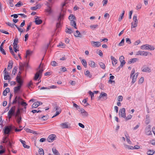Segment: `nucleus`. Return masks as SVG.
<instances>
[{"label": "nucleus", "mask_w": 155, "mask_h": 155, "mask_svg": "<svg viewBox=\"0 0 155 155\" xmlns=\"http://www.w3.org/2000/svg\"><path fill=\"white\" fill-rule=\"evenodd\" d=\"M16 103L18 104V107H19L20 105H23L25 104L26 105V103L25 102L24 100L20 97L17 96L15 97L12 103V104Z\"/></svg>", "instance_id": "obj_1"}, {"label": "nucleus", "mask_w": 155, "mask_h": 155, "mask_svg": "<svg viewBox=\"0 0 155 155\" xmlns=\"http://www.w3.org/2000/svg\"><path fill=\"white\" fill-rule=\"evenodd\" d=\"M12 130V126H6L3 129L4 134L6 135H9Z\"/></svg>", "instance_id": "obj_2"}, {"label": "nucleus", "mask_w": 155, "mask_h": 155, "mask_svg": "<svg viewBox=\"0 0 155 155\" xmlns=\"http://www.w3.org/2000/svg\"><path fill=\"white\" fill-rule=\"evenodd\" d=\"M15 108L16 107L14 106L12 107L9 111L8 113V115L9 119L11 118L12 116L15 115Z\"/></svg>", "instance_id": "obj_3"}, {"label": "nucleus", "mask_w": 155, "mask_h": 155, "mask_svg": "<svg viewBox=\"0 0 155 155\" xmlns=\"http://www.w3.org/2000/svg\"><path fill=\"white\" fill-rule=\"evenodd\" d=\"M134 73L135 70L134 68L131 72L130 75V77L131 78L132 77V79L131 82L132 84H134L135 82L137 76V74H135L133 76V75L134 74Z\"/></svg>", "instance_id": "obj_4"}, {"label": "nucleus", "mask_w": 155, "mask_h": 155, "mask_svg": "<svg viewBox=\"0 0 155 155\" xmlns=\"http://www.w3.org/2000/svg\"><path fill=\"white\" fill-rule=\"evenodd\" d=\"M43 71V69H40L36 72L34 77V79L35 80H37L39 77L41 75Z\"/></svg>", "instance_id": "obj_5"}, {"label": "nucleus", "mask_w": 155, "mask_h": 155, "mask_svg": "<svg viewBox=\"0 0 155 155\" xmlns=\"http://www.w3.org/2000/svg\"><path fill=\"white\" fill-rule=\"evenodd\" d=\"M119 115L120 116L122 117L125 118L126 115L125 108H123L120 109L119 110Z\"/></svg>", "instance_id": "obj_6"}, {"label": "nucleus", "mask_w": 155, "mask_h": 155, "mask_svg": "<svg viewBox=\"0 0 155 155\" xmlns=\"http://www.w3.org/2000/svg\"><path fill=\"white\" fill-rule=\"evenodd\" d=\"M56 136L55 134H51L47 138V140L49 142H52L55 140Z\"/></svg>", "instance_id": "obj_7"}, {"label": "nucleus", "mask_w": 155, "mask_h": 155, "mask_svg": "<svg viewBox=\"0 0 155 155\" xmlns=\"http://www.w3.org/2000/svg\"><path fill=\"white\" fill-rule=\"evenodd\" d=\"M65 15L64 11H63V12H61L59 15L58 16L57 20L58 22H61L62 20H63L64 18V17Z\"/></svg>", "instance_id": "obj_8"}, {"label": "nucleus", "mask_w": 155, "mask_h": 155, "mask_svg": "<svg viewBox=\"0 0 155 155\" xmlns=\"http://www.w3.org/2000/svg\"><path fill=\"white\" fill-rule=\"evenodd\" d=\"M42 103L40 101L35 102L32 105V108H37L40 104H42Z\"/></svg>", "instance_id": "obj_9"}, {"label": "nucleus", "mask_w": 155, "mask_h": 155, "mask_svg": "<svg viewBox=\"0 0 155 155\" xmlns=\"http://www.w3.org/2000/svg\"><path fill=\"white\" fill-rule=\"evenodd\" d=\"M124 58L123 56H121L119 58V60L120 62V66L122 67L125 63V61L124 60Z\"/></svg>", "instance_id": "obj_10"}, {"label": "nucleus", "mask_w": 155, "mask_h": 155, "mask_svg": "<svg viewBox=\"0 0 155 155\" xmlns=\"http://www.w3.org/2000/svg\"><path fill=\"white\" fill-rule=\"evenodd\" d=\"M145 131L146 134L147 135H150L152 134V132L150 130V126L148 125L145 128Z\"/></svg>", "instance_id": "obj_11"}, {"label": "nucleus", "mask_w": 155, "mask_h": 155, "mask_svg": "<svg viewBox=\"0 0 155 155\" xmlns=\"http://www.w3.org/2000/svg\"><path fill=\"white\" fill-rule=\"evenodd\" d=\"M16 81L18 83V85L22 86L23 83V80L21 78L16 77Z\"/></svg>", "instance_id": "obj_12"}, {"label": "nucleus", "mask_w": 155, "mask_h": 155, "mask_svg": "<svg viewBox=\"0 0 155 155\" xmlns=\"http://www.w3.org/2000/svg\"><path fill=\"white\" fill-rule=\"evenodd\" d=\"M36 18H35V20L34 22L37 25H39L42 23V21L38 17L36 16Z\"/></svg>", "instance_id": "obj_13"}, {"label": "nucleus", "mask_w": 155, "mask_h": 155, "mask_svg": "<svg viewBox=\"0 0 155 155\" xmlns=\"http://www.w3.org/2000/svg\"><path fill=\"white\" fill-rule=\"evenodd\" d=\"M148 54V52H147L139 51L137 52L136 55L146 56Z\"/></svg>", "instance_id": "obj_14"}, {"label": "nucleus", "mask_w": 155, "mask_h": 155, "mask_svg": "<svg viewBox=\"0 0 155 155\" xmlns=\"http://www.w3.org/2000/svg\"><path fill=\"white\" fill-rule=\"evenodd\" d=\"M141 69L142 71L143 72H150L151 71L150 68L148 67H143Z\"/></svg>", "instance_id": "obj_15"}, {"label": "nucleus", "mask_w": 155, "mask_h": 155, "mask_svg": "<svg viewBox=\"0 0 155 155\" xmlns=\"http://www.w3.org/2000/svg\"><path fill=\"white\" fill-rule=\"evenodd\" d=\"M21 110H23V108H20L19 107H18L16 113L15 114V117L21 116L20 115Z\"/></svg>", "instance_id": "obj_16"}, {"label": "nucleus", "mask_w": 155, "mask_h": 155, "mask_svg": "<svg viewBox=\"0 0 155 155\" xmlns=\"http://www.w3.org/2000/svg\"><path fill=\"white\" fill-rule=\"evenodd\" d=\"M68 122H65L62 123L60 124V126L62 128H68L69 127V126L68 124Z\"/></svg>", "instance_id": "obj_17"}, {"label": "nucleus", "mask_w": 155, "mask_h": 155, "mask_svg": "<svg viewBox=\"0 0 155 155\" xmlns=\"http://www.w3.org/2000/svg\"><path fill=\"white\" fill-rule=\"evenodd\" d=\"M107 95L106 93H104L103 92H102L101 93L99 96L98 97V100H100L101 98L103 97H105L106 99H107Z\"/></svg>", "instance_id": "obj_18"}, {"label": "nucleus", "mask_w": 155, "mask_h": 155, "mask_svg": "<svg viewBox=\"0 0 155 155\" xmlns=\"http://www.w3.org/2000/svg\"><path fill=\"white\" fill-rule=\"evenodd\" d=\"M91 43L92 45L94 44L93 45V46H95L97 47H99L101 45V44L100 42L98 41L95 42L94 41H92L91 42Z\"/></svg>", "instance_id": "obj_19"}, {"label": "nucleus", "mask_w": 155, "mask_h": 155, "mask_svg": "<svg viewBox=\"0 0 155 155\" xmlns=\"http://www.w3.org/2000/svg\"><path fill=\"white\" fill-rule=\"evenodd\" d=\"M112 61V63L113 66L115 65L117 62V60L113 56L110 57Z\"/></svg>", "instance_id": "obj_20"}, {"label": "nucleus", "mask_w": 155, "mask_h": 155, "mask_svg": "<svg viewBox=\"0 0 155 155\" xmlns=\"http://www.w3.org/2000/svg\"><path fill=\"white\" fill-rule=\"evenodd\" d=\"M56 112H61V108L57 105H55L53 108V111Z\"/></svg>", "instance_id": "obj_21"}, {"label": "nucleus", "mask_w": 155, "mask_h": 155, "mask_svg": "<svg viewBox=\"0 0 155 155\" xmlns=\"http://www.w3.org/2000/svg\"><path fill=\"white\" fill-rule=\"evenodd\" d=\"M57 87V86L55 85H53L50 86H49L48 87H41L40 88V90H43V89H50L51 88H56Z\"/></svg>", "instance_id": "obj_22"}, {"label": "nucleus", "mask_w": 155, "mask_h": 155, "mask_svg": "<svg viewBox=\"0 0 155 155\" xmlns=\"http://www.w3.org/2000/svg\"><path fill=\"white\" fill-rule=\"evenodd\" d=\"M19 140L21 142V143L22 144L23 146L25 148H26L27 149L29 148L30 146H29L25 144L26 143L25 141L21 139H20Z\"/></svg>", "instance_id": "obj_23"}, {"label": "nucleus", "mask_w": 155, "mask_h": 155, "mask_svg": "<svg viewBox=\"0 0 155 155\" xmlns=\"http://www.w3.org/2000/svg\"><path fill=\"white\" fill-rule=\"evenodd\" d=\"M33 51L29 50H27L26 52V55L25 58H27L28 56H31L32 54Z\"/></svg>", "instance_id": "obj_24"}, {"label": "nucleus", "mask_w": 155, "mask_h": 155, "mask_svg": "<svg viewBox=\"0 0 155 155\" xmlns=\"http://www.w3.org/2000/svg\"><path fill=\"white\" fill-rule=\"evenodd\" d=\"M74 35L76 37H79L81 38L82 37V36L81 35V33L78 30L76 31V32L74 34Z\"/></svg>", "instance_id": "obj_25"}, {"label": "nucleus", "mask_w": 155, "mask_h": 155, "mask_svg": "<svg viewBox=\"0 0 155 155\" xmlns=\"http://www.w3.org/2000/svg\"><path fill=\"white\" fill-rule=\"evenodd\" d=\"M138 59L137 58H133L131 59L130 61H128V63L129 64H131V63H133L135 62L138 61Z\"/></svg>", "instance_id": "obj_26"}, {"label": "nucleus", "mask_w": 155, "mask_h": 155, "mask_svg": "<svg viewBox=\"0 0 155 155\" xmlns=\"http://www.w3.org/2000/svg\"><path fill=\"white\" fill-rule=\"evenodd\" d=\"M52 152L54 155H60L58 150L54 147L52 149Z\"/></svg>", "instance_id": "obj_27"}, {"label": "nucleus", "mask_w": 155, "mask_h": 155, "mask_svg": "<svg viewBox=\"0 0 155 155\" xmlns=\"http://www.w3.org/2000/svg\"><path fill=\"white\" fill-rule=\"evenodd\" d=\"M45 11L46 12L48 13L49 14H51L53 12L51 7H47V8L45 10Z\"/></svg>", "instance_id": "obj_28"}, {"label": "nucleus", "mask_w": 155, "mask_h": 155, "mask_svg": "<svg viewBox=\"0 0 155 155\" xmlns=\"http://www.w3.org/2000/svg\"><path fill=\"white\" fill-rule=\"evenodd\" d=\"M21 87V86L18 85L17 87H15L14 88V92L15 93H17L18 91H19Z\"/></svg>", "instance_id": "obj_29"}, {"label": "nucleus", "mask_w": 155, "mask_h": 155, "mask_svg": "<svg viewBox=\"0 0 155 155\" xmlns=\"http://www.w3.org/2000/svg\"><path fill=\"white\" fill-rule=\"evenodd\" d=\"M84 74L86 76L89 78H91L92 77V75L90 74L89 71L88 70L87 71L85 72H84Z\"/></svg>", "instance_id": "obj_30"}, {"label": "nucleus", "mask_w": 155, "mask_h": 155, "mask_svg": "<svg viewBox=\"0 0 155 155\" xmlns=\"http://www.w3.org/2000/svg\"><path fill=\"white\" fill-rule=\"evenodd\" d=\"M89 65L91 67L94 68L95 67V63L94 61H90L89 62Z\"/></svg>", "instance_id": "obj_31"}, {"label": "nucleus", "mask_w": 155, "mask_h": 155, "mask_svg": "<svg viewBox=\"0 0 155 155\" xmlns=\"http://www.w3.org/2000/svg\"><path fill=\"white\" fill-rule=\"evenodd\" d=\"M71 25L73 26V27L77 29V28L76 27V25L75 21L73 20H71Z\"/></svg>", "instance_id": "obj_32"}, {"label": "nucleus", "mask_w": 155, "mask_h": 155, "mask_svg": "<svg viewBox=\"0 0 155 155\" xmlns=\"http://www.w3.org/2000/svg\"><path fill=\"white\" fill-rule=\"evenodd\" d=\"M25 130L27 132H29L30 133H33L34 134H37V133H36L35 131L33 130H31L30 129H29L28 128H25Z\"/></svg>", "instance_id": "obj_33"}, {"label": "nucleus", "mask_w": 155, "mask_h": 155, "mask_svg": "<svg viewBox=\"0 0 155 155\" xmlns=\"http://www.w3.org/2000/svg\"><path fill=\"white\" fill-rule=\"evenodd\" d=\"M81 62L84 67L85 68H86L87 66V63L86 61L84 59H82L81 61Z\"/></svg>", "instance_id": "obj_34"}, {"label": "nucleus", "mask_w": 155, "mask_h": 155, "mask_svg": "<svg viewBox=\"0 0 155 155\" xmlns=\"http://www.w3.org/2000/svg\"><path fill=\"white\" fill-rule=\"evenodd\" d=\"M148 45H145L141 46V48L142 49L148 50Z\"/></svg>", "instance_id": "obj_35"}, {"label": "nucleus", "mask_w": 155, "mask_h": 155, "mask_svg": "<svg viewBox=\"0 0 155 155\" xmlns=\"http://www.w3.org/2000/svg\"><path fill=\"white\" fill-rule=\"evenodd\" d=\"M124 145L125 148L126 149H127L128 150H133L134 149V147L132 146L128 145Z\"/></svg>", "instance_id": "obj_36"}, {"label": "nucleus", "mask_w": 155, "mask_h": 155, "mask_svg": "<svg viewBox=\"0 0 155 155\" xmlns=\"http://www.w3.org/2000/svg\"><path fill=\"white\" fill-rule=\"evenodd\" d=\"M125 11L124 10L123 11V12L120 15V17L118 19V21H120L123 18L124 15V14Z\"/></svg>", "instance_id": "obj_37"}, {"label": "nucleus", "mask_w": 155, "mask_h": 155, "mask_svg": "<svg viewBox=\"0 0 155 155\" xmlns=\"http://www.w3.org/2000/svg\"><path fill=\"white\" fill-rule=\"evenodd\" d=\"M17 69L18 68L17 66L14 67L12 70V74H13L14 75H15L17 71Z\"/></svg>", "instance_id": "obj_38"}, {"label": "nucleus", "mask_w": 155, "mask_h": 155, "mask_svg": "<svg viewBox=\"0 0 155 155\" xmlns=\"http://www.w3.org/2000/svg\"><path fill=\"white\" fill-rule=\"evenodd\" d=\"M155 153L153 150H148L147 152V154L148 155H153Z\"/></svg>", "instance_id": "obj_39"}, {"label": "nucleus", "mask_w": 155, "mask_h": 155, "mask_svg": "<svg viewBox=\"0 0 155 155\" xmlns=\"http://www.w3.org/2000/svg\"><path fill=\"white\" fill-rule=\"evenodd\" d=\"M65 31L66 33L70 34L72 33L73 32V31L71 28H67V29H66Z\"/></svg>", "instance_id": "obj_40"}, {"label": "nucleus", "mask_w": 155, "mask_h": 155, "mask_svg": "<svg viewBox=\"0 0 155 155\" xmlns=\"http://www.w3.org/2000/svg\"><path fill=\"white\" fill-rule=\"evenodd\" d=\"M133 20L134 22L138 23V20L137 19V16L136 15H134Z\"/></svg>", "instance_id": "obj_41"}, {"label": "nucleus", "mask_w": 155, "mask_h": 155, "mask_svg": "<svg viewBox=\"0 0 155 155\" xmlns=\"http://www.w3.org/2000/svg\"><path fill=\"white\" fill-rule=\"evenodd\" d=\"M14 0H8V2L10 6L11 7H13L14 4H13Z\"/></svg>", "instance_id": "obj_42"}, {"label": "nucleus", "mask_w": 155, "mask_h": 155, "mask_svg": "<svg viewBox=\"0 0 155 155\" xmlns=\"http://www.w3.org/2000/svg\"><path fill=\"white\" fill-rule=\"evenodd\" d=\"M17 118L16 119L17 123L19 124L21 121V116L16 117Z\"/></svg>", "instance_id": "obj_43"}, {"label": "nucleus", "mask_w": 155, "mask_h": 155, "mask_svg": "<svg viewBox=\"0 0 155 155\" xmlns=\"http://www.w3.org/2000/svg\"><path fill=\"white\" fill-rule=\"evenodd\" d=\"M51 64L53 66H58V64L55 61H53L51 63Z\"/></svg>", "instance_id": "obj_44"}, {"label": "nucleus", "mask_w": 155, "mask_h": 155, "mask_svg": "<svg viewBox=\"0 0 155 155\" xmlns=\"http://www.w3.org/2000/svg\"><path fill=\"white\" fill-rule=\"evenodd\" d=\"M137 23H138L134 22L133 23V22H132L131 23V28H135L137 26Z\"/></svg>", "instance_id": "obj_45"}, {"label": "nucleus", "mask_w": 155, "mask_h": 155, "mask_svg": "<svg viewBox=\"0 0 155 155\" xmlns=\"http://www.w3.org/2000/svg\"><path fill=\"white\" fill-rule=\"evenodd\" d=\"M39 154L40 155H44V152L43 150L42 149H39L38 150Z\"/></svg>", "instance_id": "obj_46"}, {"label": "nucleus", "mask_w": 155, "mask_h": 155, "mask_svg": "<svg viewBox=\"0 0 155 155\" xmlns=\"http://www.w3.org/2000/svg\"><path fill=\"white\" fill-rule=\"evenodd\" d=\"M132 116L130 114H129L127 116V117L125 116V117L124 118H125V120L127 121L128 120L132 118Z\"/></svg>", "instance_id": "obj_47"}, {"label": "nucleus", "mask_w": 155, "mask_h": 155, "mask_svg": "<svg viewBox=\"0 0 155 155\" xmlns=\"http://www.w3.org/2000/svg\"><path fill=\"white\" fill-rule=\"evenodd\" d=\"M6 24H7L8 26L12 28L14 27L15 26V25H16L15 24H11V23L9 22L6 23Z\"/></svg>", "instance_id": "obj_48"}, {"label": "nucleus", "mask_w": 155, "mask_h": 155, "mask_svg": "<svg viewBox=\"0 0 155 155\" xmlns=\"http://www.w3.org/2000/svg\"><path fill=\"white\" fill-rule=\"evenodd\" d=\"M81 114L82 116L84 117H87L88 116V114L86 111L84 112V113Z\"/></svg>", "instance_id": "obj_49"}, {"label": "nucleus", "mask_w": 155, "mask_h": 155, "mask_svg": "<svg viewBox=\"0 0 155 155\" xmlns=\"http://www.w3.org/2000/svg\"><path fill=\"white\" fill-rule=\"evenodd\" d=\"M99 64L101 68L103 69L105 68V64L102 62H100Z\"/></svg>", "instance_id": "obj_50"}, {"label": "nucleus", "mask_w": 155, "mask_h": 155, "mask_svg": "<svg viewBox=\"0 0 155 155\" xmlns=\"http://www.w3.org/2000/svg\"><path fill=\"white\" fill-rule=\"evenodd\" d=\"M13 63L12 62H9L8 66V70L11 69L12 67Z\"/></svg>", "instance_id": "obj_51"}, {"label": "nucleus", "mask_w": 155, "mask_h": 155, "mask_svg": "<svg viewBox=\"0 0 155 155\" xmlns=\"http://www.w3.org/2000/svg\"><path fill=\"white\" fill-rule=\"evenodd\" d=\"M68 19L70 20L72 19V20H73L75 19L76 18L74 16V15H71L69 16Z\"/></svg>", "instance_id": "obj_52"}, {"label": "nucleus", "mask_w": 155, "mask_h": 155, "mask_svg": "<svg viewBox=\"0 0 155 155\" xmlns=\"http://www.w3.org/2000/svg\"><path fill=\"white\" fill-rule=\"evenodd\" d=\"M88 93L91 95V99L92 100L93 99V98L94 97V93L90 91L88 92Z\"/></svg>", "instance_id": "obj_53"}, {"label": "nucleus", "mask_w": 155, "mask_h": 155, "mask_svg": "<svg viewBox=\"0 0 155 155\" xmlns=\"http://www.w3.org/2000/svg\"><path fill=\"white\" fill-rule=\"evenodd\" d=\"M15 26L18 29V31L20 32V35H21V34L23 32V29H22L19 28L17 25H15Z\"/></svg>", "instance_id": "obj_54"}, {"label": "nucleus", "mask_w": 155, "mask_h": 155, "mask_svg": "<svg viewBox=\"0 0 155 155\" xmlns=\"http://www.w3.org/2000/svg\"><path fill=\"white\" fill-rule=\"evenodd\" d=\"M32 24V22H30L29 23V24L28 25V26L26 29V31H28L30 29V28L31 27Z\"/></svg>", "instance_id": "obj_55"}, {"label": "nucleus", "mask_w": 155, "mask_h": 155, "mask_svg": "<svg viewBox=\"0 0 155 155\" xmlns=\"http://www.w3.org/2000/svg\"><path fill=\"white\" fill-rule=\"evenodd\" d=\"M23 5V4L20 1L19 2L15 5V6L17 7H19Z\"/></svg>", "instance_id": "obj_56"}, {"label": "nucleus", "mask_w": 155, "mask_h": 155, "mask_svg": "<svg viewBox=\"0 0 155 155\" xmlns=\"http://www.w3.org/2000/svg\"><path fill=\"white\" fill-rule=\"evenodd\" d=\"M14 42L13 44H18V38L16 37L15 38L14 40Z\"/></svg>", "instance_id": "obj_57"}, {"label": "nucleus", "mask_w": 155, "mask_h": 155, "mask_svg": "<svg viewBox=\"0 0 155 155\" xmlns=\"http://www.w3.org/2000/svg\"><path fill=\"white\" fill-rule=\"evenodd\" d=\"M3 47H0V51L3 54H6L3 48Z\"/></svg>", "instance_id": "obj_58"}, {"label": "nucleus", "mask_w": 155, "mask_h": 155, "mask_svg": "<svg viewBox=\"0 0 155 155\" xmlns=\"http://www.w3.org/2000/svg\"><path fill=\"white\" fill-rule=\"evenodd\" d=\"M123 97L122 96H119L117 97V100L119 101H122Z\"/></svg>", "instance_id": "obj_59"}, {"label": "nucleus", "mask_w": 155, "mask_h": 155, "mask_svg": "<svg viewBox=\"0 0 155 155\" xmlns=\"http://www.w3.org/2000/svg\"><path fill=\"white\" fill-rule=\"evenodd\" d=\"M124 39H123L120 42L119 44L118 45L119 46H122L124 45Z\"/></svg>", "instance_id": "obj_60"}, {"label": "nucleus", "mask_w": 155, "mask_h": 155, "mask_svg": "<svg viewBox=\"0 0 155 155\" xmlns=\"http://www.w3.org/2000/svg\"><path fill=\"white\" fill-rule=\"evenodd\" d=\"M148 50L150 49V50H154V48L152 46L148 45Z\"/></svg>", "instance_id": "obj_61"}, {"label": "nucleus", "mask_w": 155, "mask_h": 155, "mask_svg": "<svg viewBox=\"0 0 155 155\" xmlns=\"http://www.w3.org/2000/svg\"><path fill=\"white\" fill-rule=\"evenodd\" d=\"M9 78H10V76L9 75H6L5 74L4 75V79L5 80H7Z\"/></svg>", "instance_id": "obj_62"}, {"label": "nucleus", "mask_w": 155, "mask_h": 155, "mask_svg": "<svg viewBox=\"0 0 155 155\" xmlns=\"http://www.w3.org/2000/svg\"><path fill=\"white\" fill-rule=\"evenodd\" d=\"M41 118L43 119V120H47L48 119V116H43L41 117Z\"/></svg>", "instance_id": "obj_63"}, {"label": "nucleus", "mask_w": 155, "mask_h": 155, "mask_svg": "<svg viewBox=\"0 0 155 155\" xmlns=\"http://www.w3.org/2000/svg\"><path fill=\"white\" fill-rule=\"evenodd\" d=\"M142 5L141 3H139L136 6L137 9H140L141 8Z\"/></svg>", "instance_id": "obj_64"}]
</instances>
